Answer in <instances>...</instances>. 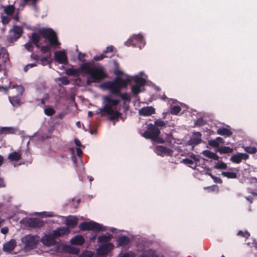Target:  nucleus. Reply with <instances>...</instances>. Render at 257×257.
I'll return each mask as SVG.
<instances>
[{
  "label": "nucleus",
  "mask_w": 257,
  "mask_h": 257,
  "mask_svg": "<svg viewBox=\"0 0 257 257\" xmlns=\"http://www.w3.org/2000/svg\"><path fill=\"white\" fill-rule=\"evenodd\" d=\"M81 72L88 74L86 85L90 86L93 83H99L107 77L104 68L102 66L92 67L89 62L83 63L78 69L68 68L66 73L69 76H78Z\"/></svg>",
  "instance_id": "obj_1"
},
{
  "label": "nucleus",
  "mask_w": 257,
  "mask_h": 257,
  "mask_svg": "<svg viewBox=\"0 0 257 257\" xmlns=\"http://www.w3.org/2000/svg\"><path fill=\"white\" fill-rule=\"evenodd\" d=\"M41 37L47 39L52 47H56L60 45L58 41L56 33L51 29L42 28L38 32H33L29 36V41L35 45L37 48L40 47L39 43Z\"/></svg>",
  "instance_id": "obj_2"
},
{
  "label": "nucleus",
  "mask_w": 257,
  "mask_h": 257,
  "mask_svg": "<svg viewBox=\"0 0 257 257\" xmlns=\"http://www.w3.org/2000/svg\"><path fill=\"white\" fill-rule=\"evenodd\" d=\"M119 102L118 99H112L109 95L103 97V107L100 109L102 116H108L111 120H117L121 116V113L117 110L113 108L117 106Z\"/></svg>",
  "instance_id": "obj_3"
},
{
  "label": "nucleus",
  "mask_w": 257,
  "mask_h": 257,
  "mask_svg": "<svg viewBox=\"0 0 257 257\" xmlns=\"http://www.w3.org/2000/svg\"><path fill=\"white\" fill-rule=\"evenodd\" d=\"M132 81L131 76H127L125 79L117 77L113 81L104 83L102 86L108 89L112 94L116 95L120 92L121 88H126Z\"/></svg>",
  "instance_id": "obj_4"
},
{
  "label": "nucleus",
  "mask_w": 257,
  "mask_h": 257,
  "mask_svg": "<svg viewBox=\"0 0 257 257\" xmlns=\"http://www.w3.org/2000/svg\"><path fill=\"white\" fill-rule=\"evenodd\" d=\"M40 241V238L37 235H27L21 239L22 242L24 244V248L26 250H30L36 248Z\"/></svg>",
  "instance_id": "obj_5"
},
{
  "label": "nucleus",
  "mask_w": 257,
  "mask_h": 257,
  "mask_svg": "<svg viewBox=\"0 0 257 257\" xmlns=\"http://www.w3.org/2000/svg\"><path fill=\"white\" fill-rule=\"evenodd\" d=\"M79 227L82 230H92L100 231L105 230L103 226L96 222L91 221L89 222H83L79 224Z\"/></svg>",
  "instance_id": "obj_6"
},
{
  "label": "nucleus",
  "mask_w": 257,
  "mask_h": 257,
  "mask_svg": "<svg viewBox=\"0 0 257 257\" xmlns=\"http://www.w3.org/2000/svg\"><path fill=\"white\" fill-rule=\"evenodd\" d=\"M23 33V28L21 26H15L9 31L7 40L9 42H14L19 39Z\"/></svg>",
  "instance_id": "obj_7"
},
{
  "label": "nucleus",
  "mask_w": 257,
  "mask_h": 257,
  "mask_svg": "<svg viewBox=\"0 0 257 257\" xmlns=\"http://www.w3.org/2000/svg\"><path fill=\"white\" fill-rule=\"evenodd\" d=\"M161 133L160 128L152 123L147 125V130L142 134L146 139H153L156 136H159Z\"/></svg>",
  "instance_id": "obj_8"
},
{
  "label": "nucleus",
  "mask_w": 257,
  "mask_h": 257,
  "mask_svg": "<svg viewBox=\"0 0 257 257\" xmlns=\"http://www.w3.org/2000/svg\"><path fill=\"white\" fill-rule=\"evenodd\" d=\"M22 221L26 226L31 228H40L44 225V221L37 218H29Z\"/></svg>",
  "instance_id": "obj_9"
},
{
  "label": "nucleus",
  "mask_w": 257,
  "mask_h": 257,
  "mask_svg": "<svg viewBox=\"0 0 257 257\" xmlns=\"http://www.w3.org/2000/svg\"><path fill=\"white\" fill-rule=\"evenodd\" d=\"M55 60L59 64H66L68 59L66 54L64 51H56L54 54Z\"/></svg>",
  "instance_id": "obj_10"
},
{
  "label": "nucleus",
  "mask_w": 257,
  "mask_h": 257,
  "mask_svg": "<svg viewBox=\"0 0 257 257\" xmlns=\"http://www.w3.org/2000/svg\"><path fill=\"white\" fill-rule=\"evenodd\" d=\"M56 238L54 237L52 233L50 234L44 235L40 240L43 243L48 246H53L56 244L55 240Z\"/></svg>",
  "instance_id": "obj_11"
},
{
  "label": "nucleus",
  "mask_w": 257,
  "mask_h": 257,
  "mask_svg": "<svg viewBox=\"0 0 257 257\" xmlns=\"http://www.w3.org/2000/svg\"><path fill=\"white\" fill-rule=\"evenodd\" d=\"M201 136V133L199 132H194L190 139L188 141V144L191 146H196L200 144L202 142Z\"/></svg>",
  "instance_id": "obj_12"
},
{
  "label": "nucleus",
  "mask_w": 257,
  "mask_h": 257,
  "mask_svg": "<svg viewBox=\"0 0 257 257\" xmlns=\"http://www.w3.org/2000/svg\"><path fill=\"white\" fill-rule=\"evenodd\" d=\"M70 232V230L68 227H61L52 231V233L56 238L64 235H67Z\"/></svg>",
  "instance_id": "obj_13"
},
{
  "label": "nucleus",
  "mask_w": 257,
  "mask_h": 257,
  "mask_svg": "<svg viewBox=\"0 0 257 257\" xmlns=\"http://www.w3.org/2000/svg\"><path fill=\"white\" fill-rule=\"evenodd\" d=\"M16 246L17 242L16 240L12 239L3 244V249L5 252H10L15 249Z\"/></svg>",
  "instance_id": "obj_14"
},
{
  "label": "nucleus",
  "mask_w": 257,
  "mask_h": 257,
  "mask_svg": "<svg viewBox=\"0 0 257 257\" xmlns=\"http://www.w3.org/2000/svg\"><path fill=\"white\" fill-rule=\"evenodd\" d=\"M135 41L142 43L143 41V37L141 34L134 35L131 38L129 39L126 42L125 45L127 46H135L136 43Z\"/></svg>",
  "instance_id": "obj_15"
},
{
  "label": "nucleus",
  "mask_w": 257,
  "mask_h": 257,
  "mask_svg": "<svg viewBox=\"0 0 257 257\" xmlns=\"http://www.w3.org/2000/svg\"><path fill=\"white\" fill-rule=\"evenodd\" d=\"M156 153L159 155H162L163 154H166L169 156H171L173 151L170 149L162 146H157L156 147Z\"/></svg>",
  "instance_id": "obj_16"
},
{
  "label": "nucleus",
  "mask_w": 257,
  "mask_h": 257,
  "mask_svg": "<svg viewBox=\"0 0 257 257\" xmlns=\"http://www.w3.org/2000/svg\"><path fill=\"white\" fill-rule=\"evenodd\" d=\"M9 100L11 104L16 108L20 107L22 104L21 96L19 95L9 96Z\"/></svg>",
  "instance_id": "obj_17"
},
{
  "label": "nucleus",
  "mask_w": 257,
  "mask_h": 257,
  "mask_svg": "<svg viewBox=\"0 0 257 257\" xmlns=\"http://www.w3.org/2000/svg\"><path fill=\"white\" fill-rule=\"evenodd\" d=\"M139 113L142 116H149L155 113V109L152 106L144 107L139 110Z\"/></svg>",
  "instance_id": "obj_18"
},
{
  "label": "nucleus",
  "mask_w": 257,
  "mask_h": 257,
  "mask_svg": "<svg viewBox=\"0 0 257 257\" xmlns=\"http://www.w3.org/2000/svg\"><path fill=\"white\" fill-rule=\"evenodd\" d=\"M70 242L73 245H82L85 242V239L81 235H76L70 239Z\"/></svg>",
  "instance_id": "obj_19"
},
{
  "label": "nucleus",
  "mask_w": 257,
  "mask_h": 257,
  "mask_svg": "<svg viewBox=\"0 0 257 257\" xmlns=\"http://www.w3.org/2000/svg\"><path fill=\"white\" fill-rule=\"evenodd\" d=\"M113 248V245L111 243H106L101 245L99 248V252L100 254H105L108 253Z\"/></svg>",
  "instance_id": "obj_20"
},
{
  "label": "nucleus",
  "mask_w": 257,
  "mask_h": 257,
  "mask_svg": "<svg viewBox=\"0 0 257 257\" xmlns=\"http://www.w3.org/2000/svg\"><path fill=\"white\" fill-rule=\"evenodd\" d=\"M78 223V219L75 216H70L66 220V224L68 227L74 228Z\"/></svg>",
  "instance_id": "obj_21"
},
{
  "label": "nucleus",
  "mask_w": 257,
  "mask_h": 257,
  "mask_svg": "<svg viewBox=\"0 0 257 257\" xmlns=\"http://www.w3.org/2000/svg\"><path fill=\"white\" fill-rule=\"evenodd\" d=\"M140 257H161L160 255L156 254L155 250L153 249H148L144 250Z\"/></svg>",
  "instance_id": "obj_22"
},
{
  "label": "nucleus",
  "mask_w": 257,
  "mask_h": 257,
  "mask_svg": "<svg viewBox=\"0 0 257 257\" xmlns=\"http://www.w3.org/2000/svg\"><path fill=\"white\" fill-rule=\"evenodd\" d=\"M132 78V81H134L136 83V85L142 87L145 85L146 83V80L142 77L138 76H135L134 77H131Z\"/></svg>",
  "instance_id": "obj_23"
},
{
  "label": "nucleus",
  "mask_w": 257,
  "mask_h": 257,
  "mask_svg": "<svg viewBox=\"0 0 257 257\" xmlns=\"http://www.w3.org/2000/svg\"><path fill=\"white\" fill-rule=\"evenodd\" d=\"M117 241L119 246H125L130 243V239L127 236L122 235L118 238Z\"/></svg>",
  "instance_id": "obj_24"
},
{
  "label": "nucleus",
  "mask_w": 257,
  "mask_h": 257,
  "mask_svg": "<svg viewBox=\"0 0 257 257\" xmlns=\"http://www.w3.org/2000/svg\"><path fill=\"white\" fill-rule=\"evenodd\" d=\"M217 152L220 154H231L233 152V149L229 147L221 146L216 150Z\"/></svg>",
  "instance_id": "obj_25"
},
{
  "label": "nucleus",
  "mask_w": 257,
  "mask_h": 257,
  "mask_svg": "<svg viewBox=\"0 0 257 257\" xmlns=\"http://www.w3.org/2000/svg\"><path fill=\"white\" fill-rule=\"evenodd\" d=\"M16 130L13 127H1L0 134H15Z\"/></svg>",
  "instance_id": "obj_26"
},
{
  "label": "nucleus",
  "mask_w": 257,
  "mask_h": 257,
  "mask_svg": "<svg viewBox=\"0 0 257 257\" xmlns=\"http://www.w3.org/2000/svg\"><path fill=\"white\" fill-rule=\"evenodd\" d=\"M217 133L221 136H226L228 137L231 136L232 134V132L230 130L225 127H220L217 129Z\"/></svg>",
  "instance_id": "obj_27"
},
{
  "label": "nucleus",
  "mask_w": 257,
  "mask_h": 257,
  "mask_svg": "<svg viewBox=\"0 0 257 257\" xmlns=\"http://www.w3.org/2000/svg\"><path fill=\"white\" fill-rule=\"evenodd\" d=\"M21 159V155L17 152H14L10 153L8 156V159L11 161H18Z\"/></svg>",
  "instance_id": "obj_28"
},
{
  "label": "nucleus",
  "mask_w": 257,
  "mask_h": 257,
  "mask_svg": "<svg viewBox=\"0 0 257 257\" xmlns=\"http://www.w3.org/2000/svg\"><path fill=\"white\" fill-rule=\"evenodd\" d=\"M204 156L205 157L213 159L214 160H218L219 157L215 153L212 152L208 150L204 151L202 153Z\"/></svg>",
  "instance_id": "obj_29"
},
{
  "label": "nucleus",
  "mask_w": 257,
  "mask_h": 257,
  "mask_svg": "<svg viewBox=\"0 0 257 257\" xmlns=\"http://www.w3.org/2000/svg\"><path fill=\"white\" fill-rule=\"evenodd\" d=\"M15 7L13 5H8L4 8V13L8 15L11 16L15 12Z\"/></svg>",
  "instance_id": "obj_30"
},
{
  "label": "nucleus",
  "mask_w": 257,
  "mask_h": 257,
  "mask_svg": "<svg viewBox=\"0 0 257 257\" xmlns=\"http://www.w3.org/2000/svg\"><path fill=\"white\" fill-rule=\"evenodd\" d=\"M66 251L71 254H78L79 253L80 250L78 248L74 246H67L66 247Z\"/></svg>",
  "instance_id": "obj_31"
},
{
  "label": "nucleus",
  "mask_w": 257,
  "mask_h": 257,
  "mask_svg": "<svg viewBox=\"0 0 257 257\" xmlns=\"http://www.w3.org/2000/svg\"><path fill=\"white\" fill-rule=\"evenodd\" d=\"M116 96H118L121 97L122 100L127 102H130L131 101V96L127 93H121V92L117 94Z\"/></svg>",
  "instance_id": "obj_32"
},
{
  "label": "nucleus",
  "mask_w": 257,
  "mask_h": 257,
  "mask_svg": "<svg viewBox=\"0 0 257 257\" xmlns=\"http://www.w3.org/2000/svg\"><path fill=\"white\" fill-rule=\"evenodd\" d=\"M230 161L233 163L239 164L242 161L240 153L232 155L230 158Z\"/></svg>",
  "instance_id": "obj_33"
},
{
  "label": "nucleus",
  "mask_w": 257,
  "mask_h": 257,
  "mask_svg": "<svg viewBox=\"0 0 257 257\" xmlns=\"http://www.w3.org/2000/svg\"><path fill=\"white\" fill-rule=\"evenodd\" d=\"M154 125L160 129L166 126V122L160 119H157L155 121Z\"/></svg>",
  "instance_id": "obj_34"
},
{
  "label": "nucleus",
  "mask_w": 257,
  "mask_h": 257,
  "mask_svg": "<svg viewBox=\"0 0 257 257\" xmlns=\"http://www.w3.org/2000/svg\"><path fill=\"white\" fill-rule=\"evenodd\" d=\"M13 88H16V89H17L18 93L16 95H19V96L22 97V96L23 94V93L25 91L24 87L22 85H14L13 86Z\"/></svg>",
  "instance_id": "obj_35"
},
{
  "label": "nucleus",
  "mask_w": 257,
  "mask_h": 257,
  "mask_svg": "<svg viewBox=\"0 0 257 257\" xmlns=\"http://www.w3.org/2000/svg\"><path fill=\"white\" fill-rule=\"evenodd\" d=\"M222 175L228 178L234 179L237 177V174L234 172H222Z\"/></svg>",
  "instance_id": "obj_36"
},
{
  "label": "nucleus",
  "mask_w": 257,
  "mask_h": 257,
  "mask_svg": "<svg viewBox=\"0 0 257 257\" xmlns=\"http://www.w3.org/2000/svg\"><path fill=\"white\" fill-rule=\"evenodd\" d=\"M245 152L248 154H254L256 153V148L254 147L247 146L243 148Z\"/></svg>",
  "instance_id": "obj_37"
},
{
  "label": "nucleus",
  "mask_w": 257,
  "mask_h": 257,
  "mask_svg": "<svg viewBox=\"0 0 257 257\" xmlns=\"http://www.w3.org/2000/svg\"><path fill=\"white\" fill-rule=\"evenodd\" d=\"M51 46H52L51 45H50L44 46H41L40 45V47H39L38 48L40 49V51L43 54H46V53H47L48 52H50V50L51 49ZM49 55L50 56L51 55V52H50V55Z\"/></svg>",
  "instance_id": "obj_38"
},
{
  "label": "nucleus",
  "mask_w": 257,
  "mask_h": 257,
  "mask_svg": "<svg viewBox=\"0 0 257 257\" xmlns=\"http://www.w3.org/2000/svg\"><path fill=\"white\" fill-rule=\"evenodd\" d=\"M227 166V165L222 161L218 162L214 167L216 169H226Z\"/></svg>",
  "instance_id": "obj_39"
},
{
  "label": "nucleus",
  "mask_w": 257,
  "mask_h": 257,
  "mask_svg": "<svg viewBox=\"0 0 257 257\" xmlns=\"http://www.w3.org/2000/svg\"><path fill=\"white\" fill-rule=\"evenodd\" d=\"M141 87L134 85L132 87V92L134 96L137 95L141 91Z\"/></svg>",
  "instance_id": "obj_40"
},
{
  "label": "nucleus",
  "mask_w": 257,
  "mask_h": 257,
  "mask_svg": "<svg viewBox=\"0 0 257 257\" xmlns=\"http://www.w3.org/2000/svg\"><path fill=\"white\" fill-rule=\"evenodd\" d=\"M181 110L179 106H173L171 107L170 112L172 114L177 115Z\"/></svg>",
  "instance_id": "obj_41"
},
{
  "label": "nucleus",
  "mask_w": 257,
  "mask_h": 257,
  "mask_svg": "<svg viewBox=\"0 0 257 257\" xmlns=\"http://www.w3.org/2000/svg\"><path fill=\"white\" fill-rule=\"evenodd\" d=\"M44 113L47 116H52L55 113V110L52 107H47L44 109Z\"/></svg>",
  "instance_id": "obj_42"
},
{
  "label": "nucleus",
  "mask_w": 257,
  "mask_h": 257,
  "mask_svg": "<svg viewBox=\"0 0 257 257\" xmlns=\"http://www.w3.org/2000/svg\"><path fill=\"white\" fill-rule=\"evenodd\" d=\"M110 240V237L108 236L103 235L98 237V241L100 242L107 243Z\"/></svg>",
  "instance_id": "obj_43"
},
{
  "label": "nucleus",
  "mask_w": 257,
  "mask_h": 257,
  "mask_svg": "<svg viewBox=\"0 0 257 257\" xmlns=\"http://www.w3.org/2000/svg\"><path fill=\"white\" fill-rule=\"evenodd\" d=\"M2 22L4 24H8L11 21V18H13L15 20L18 21L19 17H2Z\"/></svg>",
  "instance_id": "obj_44"
},
{
  "label": "nucleus",
  "mask_w": 257,
  "mask_h": 257,
  "mask_svg": "<svg viewBox=\"0 0 257 257\" xmlns=\"http://www.w3.org/2000/svg\"><path fill=\"white\" fill-rule=\"evenodd\" d=\"M93 254L94 253L93 251L90 250H85L79 255V257H92Z\"/></svg>",
  "instance_id": "obj_45"
},
{
  "label": "nucleus",
  "mask_w": 257,
  "mask_h": 257,
  "mask_svg": "<svg viewBox=\"0 0 257 257\" xmlns=\"http://www.w3.org/2000/svg\"><path fill=\"white\" fill-rule=\"evenodd\" d=\"M32 43L29 41V42L26 43L24 45V47L26 48V49L31 52H32L34 51V47Z\"/></svg>",
  "instance_id": "obj_46"
},
{
  "label": "nucleus",
  "mask_w": 257,
  "mask_h": 257,
  "mask_svg": "<svg viewBox=\"0 0 257 257\" xmlns=\"http://www.w3.org/2000/svg\"><path fill=\"white\" fill-rule=\"evenodd\" d=\"M58 80L61 82L62 85H67L70 83V81L65 76L58 78Z\"/></svg>",
  "instance_id": "obj_47"
},
{
  "label": "nucleus",
  "mask_w": 257,
  "mask_h": 257,
  "mask_svg": "<svg viewBox=\"0 0 257 257\" xmlns=\"http://www.w3.org/2000/svg\"><path fill=\"white\" fill-rule=\"evenodd\" d=\"M206 121L202 118H198L195 122V125L197 126H201L205 125Z\"/></svg>",
  "instance_id": "obj_48"
},
{
  "label": "nucleus",
  "mask_w": 257,
  "mask_h": 257,
  "mask_svg": "<svg viewBox=\"0 0 257 257\" xmlns=\"http://www.w3.org/2000/svg\"><path fill=\"white\" fill-rule=\"evenodd\" d=\"M208 145L210 146L215 148H219V147H220L219 145L218 144V142H217V141L215 140V139L208 141Z\"/></svg>",
  "instance_id": "obj_49"
},
{
  "label": "nucleus",
  "mask_w": 257,
  "mask_h": 257,
  "mask_svg": "<svg viewBox=\"0 0 257 257\" xmlns=\"http://www.w3.org/2000/svg\"><path fill=\"white\" fill-rule=\"evenodd\" d=\"M153 141L157 143L163 144L165 142L164 139L159 137V136H156L153 139H151Z\"/></svg>",
  "instance_id": "obj_50"
},
{
  "label": "nucleus",
  "mask_w": 257,
  "mask_h": 257,
  "mask_svg": "<svg viewBox=\"0 0 257 257\" xmlns=\"http://www.w3.org/2000/svg\"><path fill=\"white\" fill-rule=\"evenodd\" d=\"M237 235L247 238L250 234L247 231L243 232L241 230H239L237 233Z\"/></svg>",
  "instance_id": "obj_51"
},
{
  "label": "nucleus",
  "mask_w": 257,
  "mask_h": 257,
  "mask_svg": "<svg viewBox=\"0 0 257 257\" xmlns=\"http://www.w3.org/2000/svg\"><path fill=\"white\" fill-rule=\"evenodd\" d=\"M107 57L106 55L103 54H100V55H96L93 57V60L96 61H100Z\"/></svg>",
  "instance_id": "obj_52"
},
{
  "label": "nucleus",
  "mask_w": 257,
  "mask_h": 257,
  "mask_svg": "<svg viewBox=\"0 0 257 257\" xmlns=\"http://www.w3.org/2000/svg\"><path fill=\"white\" fill-rule=\"evenodd\" d=\"M37 66V64L36 63H30L27 64L24 68V70L25 72L28 71V70L31 68L35 67Z\"/></svg>",
  "instance_id": "obj_53"
},
{
  "label": "nucleus",
  "mask_w": 257,
  "mask_h": 257,
  "mask_svg": "<svg viewBox=\"0 0 257 257\" xmlns=\"http://www.w3.org/2000/svg\"><path fill=\"white\" fill-rule=\"evenodd\" d=\"M120 257H136V254L132 251H129L123 253Z\"/></svg>",
  "instance_id": "obj_54"
},
{
  "label": "nucleus",
  "mask_w": 257,
  "mask_h": 257,
  "mask_svg": "<svg viewBox=\"0 0 257 257\" xmlns=\"http://www.w3.org/2000/svg\"><path fill=\"white\" fill-rule=\"evenodd\" d=\"M77 51L78 52V59H79V60L81 61H85L84 58L85 57V54L84 53H82L81 52H79L78 50H77Z\"/></svg>",
  "instance_id": "obj_55"
},
{
  "label": "nucleus",
  "mask_w": 257,
  "mask_h": 257,
  "mask_svg": "<svg viewBox=\"0 0 257 257\" xmlns=\"http://www.w3.org/2000/svg\"><path fill=\"white\" fill-rule=\"evenodd\" d=\"M113 50V46H109L106 47V49L103 51V53L105 54L108 52H112Z\"/></svg>",
  "instance_id": "obj_56"
},
{
  "label": "nucleus",
  "mask_w": 257,
  "mask_h": 257,
  "mask_svg": "<svg viewBox=\"0 0 257 257\" xmlns=\"http://www.w3.org/2000/svg\"><path fill=\"white\" fill-rule=\"evenodd\" d=\"M183 162L185 164L192 165L193 164V161L190 159L186 158L183 160Z\"/></svg>",
  "instance_id": "obj_57"
},
{
  "label": "nucleus",
  "mask_w": 257,
  "mask_h": 257,
  "mask_svg": "<svg viewBox=\"0 0 257 257\" xmlns=\"http://www.w3.org/2000/svg\"><path fill=\"white\" fill-rule=\"evenodd\" d=\"M165 135L166 136L165 137V139L166 140L169 142H171L172 141V135L171 134H165Z\"/></svg>",
  "instance_id": "obj_58"
},
{
  "label": "nucleus",
  "mask_w": 257,
  "mask_h": 257,
  "mask_svg": "<svg viewBox=\"0 0 257 257\" xmlns=\"http://www.w3.org/2000/svg\"><path fill=\"white\" fill-rule=\"evenodd\" d=\"M240 157H241V161L242 160H246L249 157L248 155H247L246 153H240Z\"/></svg>",
  "instance_id": "obj_59"
},
{
  "label": "nucleus",
  "mask_w": 257,
  "mask_h": 257,
  "mask_svg": "<svg viewBox=\"0 0 257 257\" xmlns=\"http://www.w3.org/2000/svg\"><path fill=\"white\" fill-rule=\"evenodd\" d=\"M31 58L35 60L38 61L40 59V56L36 54H34L32 53L31 55Z\"/></svg>",
  "instance_id": "obj_60"
},
{
  "label": "nucleus",
  "mask_w": 257,
  "mask_h": 257,
  "mask_svg": "<svg viewBox=\"0 0 257 257\" xmlns=\"http://www.w3.org/2000/svg\"><path fill=\"white\" fill-rule=\"evenodd\" d=\"M74 143L78 147H82L81 143L78 139H75Z\"/></svg>",
  "instance_id": "obj_61"
},
{
  "label": "nucleus",
  "mask_w": 257,
  "mask_h": 257,
  "mask_svg": "<svg viewBox=\"0 0 257 257\" xmlns=\"http://www.w3.org/2000/svg\"><path fill=\"white\" fill-rule=\"evenodd\" d=\"M114 74L116 76H120L122 74V71H121V70H119L118 69H116L114 70Z\"/></svg>",
  "instance_id": "obj_62"
},
{
  "label": "nucleus",
  "mask_w": 257,
  "mask_h": 257,
  "mask_svg": "<svg viewBox=\"0 0 257 257\" xmlns=\"http://www.w3.org/2000/svg\"><path fill=\"white\" fill-rule=\"evenodd\" d=\"M76 153L78 156L80 157L83 152L79 148H76Z\"/></svg>",
  "instance_id": "obj_63"
},
{
  "label": "nucleus",
  "mask_w": 257,
  "mask_h": 257,
  "mask_svg": "<svg viewBox=\"0 0 257 257\" xmlns=\"http://www.w3.org/2000/svg\"><path fill=\"white\" fill-rule=\"evenodd\" d=\"M215 140L218 142V144L219 145V143H223V139L221 137H217L215 139Z\"/></svg>",
  "instance_id": "obj_64"
}]
</instances>
